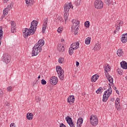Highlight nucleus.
<instances>
[{
	"instance_id": "obj_1",
	"label": "nucleus",
	"mask_w": 127,
	"mask_h": 127,
	"mask_svg": "<svg viewBox=\"0 0 127 127\" xmlns=\"http://www.w3.org/2000/svg\"><path fill=\"white\" fill-rule=\"evenodd\" d=\"M38 22L36 20H33L31 23V26L29 29L25 28L24 31H23L24 37L26 38L30 35H32L35 33L36 29H37V25Z\"/></svg>"
},
{
	"instance_id": "obj_2",
	"label": "nucleus",
	"mask_w": 127,
	"mask_h": 127,
	"mask_svg": "<svg viewBox=\"0 0 127 127\" xmlns=\"http://www.w3.org/2000/svg\"><path fill=\"white\" fill-rule=\"evenodd\" d=\"M44 40L41 39L35 45L33 48L32 56H36L39 52L42 51V46L44 45Z\"/></svg>"
},
{
	"instance_id": "obj_3",
	"label": "nucleus",
	"mask_w": 127,
	"mask_h": 127,
	"mask_svg": "<svg viewBox=\"0 0 127 127\" xmlns=\"http://www.w3.org/2000/svg\"><path fill=\"white\" fill-rule=\"evenodd\" d=\"M70 8H73V4L72 2L66 3L64 5V18L65 20V23L66 21L68 20V15H69V10Z\"/></svg>"
},
{
	"instance_id": "obj_4",
	"label": "nucleus",
	"mask_w": 127,
	"mask_h": 127,
	"mask_svg": "<svg viewBox=\"0 0 127 127\" xmlns=\"http://www.w3.org/2000/svg\"><path fill=\"white\" fill-rule=\"evenodd\" d=\"M70 8H73V4L72 2L66 3L64 5V18L65 20V23L66 21L68 20V15H69V10Z\"/></svg>"
},
{
	"instance_id": "obj_5",
	"label": "nucleus",
	"mask_w": 127,
	"mask_h": 127,
	"mask_svg": "<svg viewBox=\"0 0 127 127\" xmlns=\"http://www.w3.org/2000/svg\"><path fill=\"white\" fill-rule=\"evenodd\" d=\"M109 89L105 91L103 95L102 101L103 102H104V103H106V102L109 100V98H110V96L112 95V93L113 92L111 85L109 84Z\"/></svg>"
},
{
	"instance_id": "obj_6",
	"label": "nucleus",
	"mask_w": 127,
	"mask_h": 127,
	"mask_svg": "<svg viewBox=\"0 0 127 127\" xmlns=\"http://www.w3.org/2000/svg\"><path fill=\"white\" fill-rule=\"evenodd\" d=\"M56 71L60 80H64V70L62 69V67L59 65L57 66Z\"/></svg>"
},
{
	"instance_id": "obj_7",
	"label": "nucleus",
	"mask_w": 127,
	"mask_h": 127,
	"mask_svg": "<svg viewBox=\"0 0 127 127\" xmlns=\"http://www.w3.org/2000/svg\"><path fill=\"white\" fill-rule=\"evenodd\" d=\"M90 122L91 125L93 126V127H96V126L98 125V123H99V120H98V117L94 115H91V116L90 117Z\"/></svg>"
},
{
	"instance_id": "obj_8",
	"label": "nucleus",
	"mask_w": 127,
	"mask_h": 127,
	"mask_svg": "<svg viewBox=\"0 0 127 127\" xmlns=\"http://www.w3.org/2000/svg\"><path fill=\"white\" fill-rule=\"evenodd\" d=\"M94 6L97 9H101L104 7V2L102 1V0H96L94 2Z\"/></svg>"
},
{
	"instance_id": "obj_9",
	"label": "nucleus",
	"mask_w": 127,
	"mask_h": 127,
	"mask_svg": "<svg viewBox=\"0 0 127 127\" xmlns=\"http://www.w3.org/2000/svg\"><path fill=\"white\" fill-rule=\"evenodd\" d=\"M1 59L3 62L6 63V64H8V63L10 62V61L11 60V57H10V55L7 54H5L2 57Z\"/></svg>"
},
{
	"instance_id": "obj_10",
	"label": "nucleus",
	"mask_w": 127,
	"mask_h": 127,
	"mask_svg": "<svg viewBox=\"0 0 127 127\" xmlns=\"http://www.w3.org/2000/svg\"><path fill=\"white\" fill-rule=\"evenodd\" d=\"M65 120L66 121L70 127H75V125H74V122L72 121V118L70 117V116H66L65 118Z\"/></svg>"
},
{
	"instance_id": "obj_11",
	"label": "nucleus",
	"mask_w": 127,
	"mask_h": 127,
	"mask_svg": "<svg viewBox=\"0 0 127 127\" xmlns=\"http://www.w3.org/2000/svg\"><path fill=\"white\" fill-rule=\"evenodd\" d=\"M50 82V84H52V85H56V84L58 82V78L56 76L51 77Z\"/></svg>"
},
{
	"instance_id": "obj_12",
	"label": "nucleus",
	"mask_w": 127,
	"mask_h": 127,
	"mask_svg": "<svg viewBox=\"0 0 127 127\" xmlns=\"http://www.w3.org/2000/svg\"><path fill=\"white\" fill-rule=\"evenodd\" d=\"M72 22L73 23V25L71 27V28L74 29H76V26H78L79 24H80V21L79 20H76L75 19L72 20Z\"/></svg>"
},
{
	"instance_id": "obj_13",
	"label": "nucleus",
	"mask_w": 127,
	"mask_h": 127,
	"mask_svg": "<svg viewBox=\"0 0 127 127\" xmlns=\"http://www.w3.org/2000/svg\"><path fill=\"white\" fill-rule=\"evenodd\" d=\"M79 45H80V44L78 42H76L72 43L70 45V48H72L74 50H76L77 48H79Z\"/></svg>"
},
{
	"instance_id": "obj_14",
	"label": "nucleus",
	"mask_w": 127,
	"mask_h": 127,
	"mask_svg": "<svg viewBox=\"0 0 127 127\" xmlns=\"http://www.w3.org/2000/svg\"><path fill=\"white\" fill-rule=\"evenodd\" d=\"M58 50L60 52H64V50H65V48H64V46L63 44H59L58 45Z\"/></svg>"
},
{
	"instance_id": "obj_15",
	"label": "nucleus",
	"mask_w": 127,
	"mask_h": 127,
	"mask_svg": "<svg viewBox=\"0 0 127 127\" xmlns=\"http://www.w3.org/2000/svg\"><path fill=\"white\" fill-rule=\"evenodd\" d=\"M75 101V97L73 95H70L69 96L67 99V103H74V101Z\"/></svg>"
},
{
	"instance_id": "obj_16",
	"label": "nucleus",
	"mask_w": 127,
	"mask_h": 127,
	"mask_svg": "<svg viewBox=\"0 0 127 127\" xmlns=\"http://www.w3.org/2000/svg\"><path fill=\"white\" fill-rule=\"evenodd\" d=\"M105 75L107 80H108L110 83H113L114 79H113V77H112V76L110 75L109 73H105Z\"/></svg>"
},
{
	"instance_id": "obj_17",
	"label": "nucleus",
	"mask_w": 127,
	"mask_h": 127,
	"mask_svg": "<svg viewBox=\"0 0 127 127\" xmlns=\"http://www.w3.org/2000/svg\"><path fill=\"white\" fill-rule=\"evenodd\" d=\"M121 41L123 43H126L127 41V34H124L121 38Z\"/></svg>"
},
{
	"instance_id": "obj_18",
	"label": "nucleus",
	"mask_w": 127,
	"mask_h": 127,
	"mask_svg": "<svg viewBox=\"0 0 127 127\" xmlns=\"http://www.w3.org/2000/svg\"><path fill=\"white\" fill-rule=\"evenodd\" d=\"M120 65L123 69H127V63L126 61H122L120 63Z\"/></svg>"
},
{
	"instance_id": "obj_19",
	"label": "nucleus",
	"mask_w": 127,
	"mask_h": 127,
	"mask_svg": "<svg viewBox=\"0 0 127 127\" xmlns=\"http://www.w3.org/2000/svg\"><path fill=\"white\" fill-rule=\"evenodd\" d=\"M99 76L98 74H95L93 75L91 77V82H96L97 80L99 78Z\"/></svg>"
},
{
	"instance_id": "obj_20",
	"label": "nucleus",
	"mask_w": 127,
	"mask_h": 127,
	"mask_svg": "<svg viewBox=\"0 0 127 127\" xmlns=\"http://www.w3.org/2000/svg\"><path fill=\"white\" fill-rule=\"evenodd\" d=\"M46 27H47V20H45L43 26L42 33H45V30H46Z\"/></svg>"
},
{
	"instance_id": "obj_21",
	"label": "nucleus",
	"mask_w": 127,
	"mask_h": 127,
	"mask_svg": "<svg viewBox=\"0 0 127 127\" xmlns=\"http://www.w3.org/2000/svg\"><path fill=\"white\" fill-rule=\"evenodd\" d=\"M2 35H3V32L2 31V27H0V46L1 44V39H2Z\"/></svg>"
},
{
	"instance_id": "obj_22",
	"label": "nucleus",
	"mask_w": 127,
	"mask_h": 127,
	"mask_svg": "<svg viewBox=\"0 0 127 127\" xmlns=\"http://www.w3.org/2000/svg\"><path fill=\"white\" fill-rule=\"evenodd\" d=\"M26 118L27 120H29V121H31L32 119H33V115L32 113H28L26 115Z\"/></svg>"
},
{
	"instance_id": "obj_23",
	"label": "nucleus",
	"mask_w": 127,
	"mask_h": 127,
	"mask_svg": "<svg viewBox=\"0 0 127 127\" xmlns=\"http://www.w3.org/2000/svg\"><path fill=\"white\" fill-rule=\"evenodd\" d=\"M117 55L120 57H121V56L124 55V52H123V49H119L117 51Z\"/></svg>"
},
{
	"instance_id": "obj_24",
	"label": "nucleus",
	"mask_w": 127,
	"mask_h": 127,
	"mask_svg": "<svg viewBox=\"0 0 127 127\" xmlns=\"http://www.w3.org/2000/svg\"><path fill=\"white\" fill-rule=\"evenodd\" d=\"M26 4H28V5H32L33 4L34 1L33 0H25Z\"/></svg>"
},
{
	"instance_id": "obj_25",
	"label": "nucleus",
	"mask_w": 127,
	"mask_h": 127,
	"mask_svg": "<svg viewBox=\"0 0 127 127\" xmlns=\"http://www.w3.org/2000/svg\"><path fill=\"white\" fill-rule=\"evenodd\" d=\"M104 69L105 71V74L108 73V72H110V71H111V68H110V66H109V65L105 66L104 67Z\"/></svg>"
},
{
	"instance_id": "obj_26",
	"label": "nucleus",
	"mask_w": 127,
	"mask_h": 127,
	"mask_svg": "<svg viewBox=\"0 0 127 127\" xmlns=\"http://www.w3.org/2000/svg\"><path fill=\"white\" fill-rule=\"evenodd\" d=\"M85 44H87V45L90 44L91 43V38L87 37L85 41Z\"/></svg>"
},
{
	"instance_id": "obj_27",
	"label": "nucleus",
	"mask_w": 127,
	"mask_h": 127,
	"mask_svg": "<svg viewBox=\"0 0 127 127\" xmlns=\"http://www.w3.org/2000/svg\"><path fill=\"white\" fill-rule=\"evenodd\" d=\"M83 124V118H78L77 122V125H82Z\"/></svg>"
},
{
	"instance_id": "obj_28",
	"label": "nucleus",
	"mask_w": 127,
	"mask_h": 127,
	"mask_svg": "<svg viewBox=\"0 0 127 127\" xmlns=\"http://www.w3.org/2000/svg\"><path fill=\"white\" fill-rule=\"evenodd\" d=\"M101 49V45H100L99 44H97L95 45V47H94V50H100V49Z\"/></svg>"
},
{
	"instance_id": "obj_29",
	"label": "nucleus",
	"mask_w": 127,
	"mask_h": 127,
	"mask_svg": "<svg viewBox=\"0 0 127 127\" xmlns=\"http://www.w3.org/2000/svg\"><path fill=\"white\" fill-rule=\"evenodd\" d=\"M74 49H72V48L70 47L68 50L69 54L70 55H72L74 53Z\"/></svg>"
},
{
	"instance_id": "obj_30",
	"label": "nucleus",
	"mask_w": 127,
	"mask_h": 127,
	"mask_svg": "<svg viewBox=\"0 0 127 127\" xmlns=\"http://www.w3.org/2000/svg\"><path fill=\"white\" fill-rule=\"evenodd\" d=\"M84 26L85 27H90V22L89 21H86L84 23Z\"/></svg>"
},
{
	"instance_id": "obj_31",
	"label": "nucleus",
	"mask_w": 127,
	"mask_h": 127,
	"mask_svg": "<svg viewBox=\"0 0 127 127\" xmlns=\"http://www.w3.org/2000/svg\"><path fill=\"white\" fill-rule=\"evenodd\" d=\"M8 10H7L6 8L4 9L3 10V14L4 15H7Z\"/></svg>"
},
{
	"instance_id": "obj_32",
	"label": "nucleus",
	"mask_w": 127,
	"mask_h": 127,
	"mask_svg": "<svg viewBox=\"0 0 127 127\" xmlns=\"http://www.w3.org/2000/svg\"><path fill=\"white\" fill-rule=\"evenodd\" d=\"M16 31V27H12L11 28V32L12 33H14Z\"/></svg>"
},
{
	"instance_id": "obj_33",
	"label": "nucleus",
	"mask_w": 127,
	"mask_h": 127,
	"mask_svg": "<svg viewBox=\"0 0 127 127\" xmlns=\"http://www.w3.org/2000/svg\"><path fill=\"white\" fill-rule=\"evenodd\" d=\"M115 107L117 111H120V110H121V104H115Z\"/></svg>"
},
{
	"instance_id": "obj_34",
	"label": "nucleus",
	"mask_w": 127,
	"mask_h": 127,
	"mask_svg": "<svg viewBox=\"0 0 127 127\" xmlns=\"http://www.w3.org/2000/svg\"><path fill=\"white\" fill-rule=\"evenodd\" d=\"M115 26L116 27V30H118V31L121 29V26L119 25V23H116Z\"/></svg>"
},
{
	"instance_id": "obj_35",
	"label": "nucleus",
	"mask_w": 127,
	"mask_h": 127,
	"mask_svg": "<svg viewBox=\"0 0 127 127\" xmlns=\"http://www.w3.org/2000/svg\"><path fill=\"white\" fill-rule=\"evenodd\" d=\"M64 61V58H60L59 59V63H60V64H62L63 63V62Z\"/></svg>"
},
{
	"instance_id": "obj_36",
	"label": "nucleus",
	"mask_w": 127,
	"mask_h": 127,
	"mask_svg": "<svg viewBox=\"0 0 127 127\" xmlns=\"http://www.w3.org/2000/svg\"><path fill=\"white\" fill-rule=\"evenodd\" d=\"M62 30H63V28H62V27H60L58 29V32H59V33H61Z\"/></svg>"
},
{
	"instance_id": "obj_37",
	"label": "nucleus",
	"mask_w": 127,
	"mask_h": 127,
	"mask_svg": "<svg viewBox=\"0 0 127 127\" xmlns=\"http://www.w3.org/2000/svg\"><path fill=\"white\" fill-rule=\"evenodd\" d=\"M102 89L103 88H102V87L98 88V90H97L96 91V94H100V92H102Z\"/></svg>"
},
{
	"instance_id": "obj_38",
	"label": "nucleus",
	"mask_w": 127,
	"mask_h": 127,
	"mask_svg": "<svg viewBox=\"0 0 127 127\" xmlns=\"http://www.w3.org/2000/svg\"><path fill=\"white\" fill-rule=\"evenodd\" d=\"M121 105L120 103V98H118L116 99V101H115V105Z\"/></svg>"
},
{
	"instance_id": "obj_39",
	"label": "nucleus",
	"mask_w": 127,
	"mask_h": 127,
	"mask_svg": "<svg viewBox=\"0 0 127 127\" xmlns=\"http://www.w3.org/2000/svg\"><path fill=\"white\" fill-rule=\"evenodd\" d=\"M7 91L8 92H10L11 91H12V87L11 86H8L7 88Z\"/></svg>"
},
{
	"instance_id": "obj_40",
	"label": "nucleus",
	"mask_w": 127,
	"mask_h": 127,
	"mask_svg": "<svg viewBox=\"0 0 127 127\" xmlns=\"http://www.w3.org/2000/svg\"><path fill=\"white\" fill-rule=\"evenodd\" d=\"M11 25L12 27H14L16 26L15 22H14V21H11Z\"/></svg>"
},
{
	"instance_id": "obj_41",
	"label": "nucleus",
	"mask_w": 127,
	"mask_h": 127,
	"mask_svg": "<svg viewBox=\"0 0 127 127\" xmlns=\"http://www.w3.org/2000/svg\"><path fill=\"white\" fill-rule=\"evenodd\" d=\"M2 96H3V91H2V89L0 88V98H1Z\"/></svg>"
},
{
	"instance_id": "obj_42",
	"label": "nucleus",
	"mask_w": 127,
	"mask_h": 127,
	"mask_svg": "<svg viewBox=\"0 0 127 127\" xmlns=\"http://www.w3.org/2000/svg\"><path fill=\"white\" fill-rule=\"evenodd\" d=\"M46 81L44 79H42L41 80V84L42 85H46Z\"/></svg>"
},
{
	"instance_id": "obj_43",
	"label": "nucleus",
	"mask_w": 127,
	"mask_h": 127,
	"mask_svg": "<svg viewBox=\"0 0 127 127\" xmlns=\"http://www.w3.org/2000/svg\"><path fill=\"white\" fill-rule=\"evenodd\" d=\"M72 32L74 33V35H78V32L76 31V30H74V28H72Z\"/></svg>"
},
{
	"instance_id": "obj_44",
	"label": "nucleus",
	"mask_w": 127,
	"mask_h": 127,
	"mask_svg": "<svg viewBox=\"0 0 127 127\" xmlns=\"http://www.w3.org/2000/svg\"><path fill=\"white\" fill-rule=\"evenodd\" d=\"M6 9L8 10H10L11 9V5H8Z\"/></svg>"
},
{
	"instance_id": "obj_45",
	"label": "nucleus",
	"mask_w": 127,
	"mask_h": 127,
	"mask_svg": "<svg viewBox=\"0 0 127 127\" xmlns=\"http://www.w3.org/2000/svg\"><path fill=\"white\" fill-rule=\"evenodd\" d=\"M117 23H119V25H123L124 24V22L123 21H120V22H117Z\"/></svg>"
},
{
	"instance_id": "obj_46",
	"label": "nucleus",
	"mask_w": 127,
	"mask_h": 127,
	"mask_svg": "<svg viewBox=\"0 0 127 127\" xmlns=\"http://www.w3.org/2000/svg\"><path fill=\"white\" fill-rule=\"evenodd\" d=\"M63 19H62V17L61 16H59L58 17V20H59L60 21H62Z\"/></svg>"
},
{
	"instance_id": "obj_47",
	"label": "nucleus",
	"mask_w": 127,
	"mask_h": 127,
	"mask_svg": "<svg viewBox=\"0 0 127 127\" xmlns=\"http://www.w3.org/2000/svg\"><path fill=\"white\" fill-rule=\"evenodd\" d=\"M106 0L108 4H111V3H112V0Z\"/></svg>"
},
{
	"instance_id": "obj_48",
	"label": "nucleus",
	"mask_w": 127,
	"mask_h": 127,
	"mask_svg": "<svg viewBox=\"0 0 127 127\" xmlns=\"http://www.w3.org/2000/svg\"><path fill=\"white\" fill-rule=\"evenodd\" d=\"M10 127H15V124L14 123H11L10 125Z\"/></svg>"
},
{
	"instance_id": "obj_49",
	"label": "nucleus",
	"mask_w": 127,
	"mask_h": 127,
	"mask_svg": "<svg viewBox=\"0 0 127 127\" xmlns=\"http://www.w3.org/2000/svg\"><path fill=\"white\" fill-rule=\"evenodd\" d=\"M60 127H66V126L64 125L63 123L60 124Z\"/></svg>"
},
{
	"instance_id": "obj_50",
	"label": "nucleus",
	"mask_w": 127,
	"mask_h": 127,
	"mask_svg": "<svg viewBox=\"0 0 127 127\" xmlns=\"http://www.w3.org/2000/svg\"><path fill=\"white\" fill-rule=\"evenodd\" d=\"M79 65H80V63L78 62H76V67H78L79 66Z\"/></svg>"
},
{
	"instance_id": "obj_51",
	"label": "nucleus",
	"mask_w": 127,
	"mask_h": 127,
	"mask_svg": "<svg viewBox=\"0 0 127 127\" xmlns=\"http://www.w3.org/2000/svg\"><path fill=\"white\" fill-rule=\"evenodd\" d=\"M4 3H6V2H7V1H8V0H2Z\"/></svg>"
},
{
	"instance_id": "obj_52",
	"label": "nucleus",
	"mask_w": 127,
	"mask_h": 127,
	"mask_svg": "<svg viewBox=\"0 0 127 127\" xmlns=\"http://www.w3.org/2000/svg\"><path fill=\"white\" fill-rule=\"evenodd\" d=\"M74 30H75V31L78 32V30H79V28L78 27H77L75 29H73Z\"/></svg>"
},
{
	"instance_id": "obj_53",
	"label": "nucleus",
	"mask_w": 127,
	"mask_h": 127,
	"mask_svg": "<svg viewBox=\"0 0 127 127\" xmlns=\"http://www.w3.org/2000/svg\"><path fill=\"white\" fill-rule=\"evenodd\" d=\"M82 126L81 124H77V127H81Z\"/></svg>"
},
{
	"instance_id": "obj_54",
	"label": "nucleus",
	"mask_w": 127,
	"mask_h": 127,
	"mask_svg": "<svg viewBox=\"0 0 127 127\" xmlns=\"http://www.w3.org/2000/svg\"><path fill=\"white\" fill-rule=\"evenodd\" d=\"M116 93L117 94H118V95L120 94V92L119 91V90H116Z\"/></svg>"
},
{
	"instance_id": "obj_55",
	"label": "nucleus",
	"mask_w": 127,
	"mask_h": 127,
	"mask_svg": "<svg viewBox=\"0 0 127 127\" xmlns=\"http://www.w3.org/2000/svg\"><path fill=\"white\" fill-rule=\"evenodd\" d=\"M118 72H119V75H122V71H118Z\"/></svg>"
},
{
	"instance_id": "obj_56",
	"label": "nucleus",
	"mask_w": 127,
	"mask_h": 127,
	"mask_svg": "<svg viewBox=\"0 0 127 127\" xmlns=\"http://www.w3.org/2000/svg\"><path fill=\"white\" fill-rule=\"evenodd\" d=\"M114 90H116L117 89V87L115 86H113Z\"/></svg>"
},
{
	"instance_id": "obj_57",
	"label": "nucleus",
	"mask_w": 127,
	"mask_h": 127,
	"mask_svg": "<svg viewBox=\"0 0 127 127\" xmlns=\"http://www.w3.org/2000/svg\"><path fill=\"white\" fill-rule=\"evenodd\" d=\"M36 99H38V101H40V99H39V97H37Z\"/></svg>"
},
{
	"instance_id": "obj_58",
	"label": "nucleus",
	"mask_w": 127,
	"mask_h": 127,
	"mask_svg": "<svg viewBox=\"0 0 127 127\" xmlns=\"http://www.w3.org/2000/svg\"><path fill=\"white\" fill-rule=\"evenodd\" d=\"M114 33H115V34L117 33V30H115V31H114Z\"/></svg>"
},
{
	"instance_id": "obj_59",
	"label": "nucleus",
	"mask_w": 127,
	"mask_h": 127,
	"mask_svg": "<svg viewBox=\"0 0 127 127\" xmlns=\"http://www.w3.org/2000/svg\"><path fill=\"white\" fill-rule=\"evenodd\" d=\"M40 78H41L40 75H39L38 77V79H40Z\"/></svg>"
},
{
	"instance_id": "obj_60",
	"label": "nucleus",
	"mask_w": 127,
	"mask_h": 127,
	"mask_svg": "<svg viewBox=\"0 0 127 127\" xmlns=\"http://www.w3.org/2000/svg\"><path fill=\"white\" fill-rule=\"evenodd\" d=\"M62 42H64V39H62Z\"/></svg>"
}]
</instances>
